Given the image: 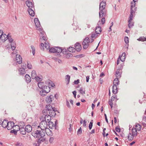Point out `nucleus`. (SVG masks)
I'll return each instance as SVG.
<instances>
[{
    "label": "nucleus",
    "instance_id": "1",
    "mask_svg": "<svg viewBox=\"0 0 146 146\" xmlns=\"http://www.w3.org/2000/svg\"><path fill=\"white\" fill-rule=\"evenodd\" d=\"M46 108L47 109L49 115L51 117H54L56 115V113L55 110V108H53L52 106L50 105H46Z\"/></svg>",
    "mask_w": 146,
    "mask_h": 146
},
{
    "label": "nucleus",
    "instance_id": "2",
    "mask_svg": "<svg viewBox=\"0 0 146 146\" xmlns=\"http://www.w3.org/2000/svg\"><path fill=\"white\" fill-rule=\"evenodd\" d=\"M37 129H38L36 130L37 138H44V137L45 135L44 130L40 128L39 126H38Z\"/></svg>",
    "mask_w": 146,
    "mask_h": 146
},
{
    "label": "nucleus",
    "instance_id": "3",
    "mask_svg": "<svg viewBox=\"0 0 146 146\" xmlns=\"http://www.w3.org/2000/svg\"><path fill=\"white\" fill-rule=\"evenodd\" d=\"M94 41L93 39L90 41L88 37H86L84 40L82 42L83 48L85 49H86L89 46V42H92Z\"/></svg>",
    "mask_w": 146,
    "mask_h": 146
},
{
    "label": "nucleus",
    "instance_id": "4",
    "mask_svg": "<svg viewBox=\"0 0 146 146\" xmlns=\"http://www.w3.org/2000/svg\"><path fill=\"white\" fill-rule=\"evenodd\" d=\"M47 126L48 124L47 121L42 119V121L40 123L39 128L42 129L44 130L45 129L46 130L48 128Z\"/></svg>",
    "mask_w": 146,
    "mask_h": 146
},
{
    "label": "nucleus",
    "instance_id": "5",
    "mask_svg": "<svg viewBox=\"0 0 146 146\" xmlns=\"http://www.w3.org/2000/svg\"><path fill=\"white\" fill-rule=\"evenodd\" d=\"M60 49V47H54L50 48L49 49V51L51 53H58V54L59 52L61 51Z\"/></svg>",
    "mask_w": 146,
    "mask_h": 146
},
{
    "label": "nucleus",
    "instance_id": "6",
    "mask_svg": "<svg viewBox=\"0 0 146 146\" xmlns=\"http://www.w3.org/2000/svg\"><path fill=\"white\" fill-rule=\"evenodd\" d=\"M50 90V87H47L46 89H43L40 92V95L42 96H44L46 95L47 93L49 92Z\"/></svg>",
    "mask_w": 146,
    "mask_h": 146
},
{
    "label": "nucleus",
    "instance_id": "7",
    "mask_svg": "<svg viewBox=\"0 0 146 146\" xmlns=\"http://www.w3.org/2000/svg\"><path fill=\"white\" fill-rule=\"evenodd\" d=\"M38 87L42 89H46L47 87H49L48 86L44 85V84L43 82H39L38 84Z\"/></svg>",
    "mask_w": 146,
    "mask_h": 146
},
{
    "label": "nucleus",
    "instance_id": "8",
    "mask_svg": "<svg viewBox=\"0 0 146 146\" xmlns=\"http://www.w3.org/2000/svg\"><path fill=\"white\" fill-rule=\"evenodd\" d=\"M16 61L19 64H21L22 62V58L19 55L17 54L16 56Z\"/></svg>",
    "mask_w": 146,
    "mask_h": 146
},
{
    "label": "nucleus",
    "instance_id": "9",
    "mask_svg": "<svg viewBox=\"0 0 146 146\" xmlns=\"http://www.w3.org/2000/svg\"><path fill=\"white\" fill-rule=\"evenodd\" d=\"M61 51L60 52H59L58 54H56V56H57L58 57H60L61 55L60 54V53L62 52L63 54H65L66 53L68 52V51L66 49H63L60 47V49Z\"/></svg>",
    "mask_w": 146,
    "mask_h": 146
},
{
    "label": "nucleus",
    "instance_id": "10",
    "mask_svg": "<svg viewBox=\"0 0 146 146\" xmlns=\"http://www.w3.org/2000/svg\"><path fill=\"white\" fill-rule=\"evenodd\" d=\"M52 117L49 115H45L42 119L44 121H47V122L48 123L51 120V117Z\"/></svg>",
    "mask_w": 146,
    "mask_h": 146
},
{
    "label": "nucleus",
    "instance_id": "11",
    "mask_svg": "<svg viewBox=\"0 0 146 146\" xmlns=\"http://www.w3.org/2000/svg\"><path fill=\"white\" fill-rule=\"evenodd\" d=\"M75 47V50H76L78 52H80L82 49L80 44L78 42H77L76 43Z\"/></svg>",
    "mask_w": 146,
    "mask_h": 146
},
{
    "label": "nucleus",
    "instance_id": "12",
    "mask_svg": "<svg viewBox=\"0 0 146 146\" xmlns=\"http://www.w3.org/2000/svg\"><path fill=\"white\" fill-rule=\"evenodd\" d=\"M7 125H8L7 128L8 130H10L14 126V123L12 121H10L9 122H8Z\"/></svg>",
    "mask_w": 146,
    "mask_h": 146
},
{
    "label": "nucleus",
    "instance_id": "13",
    "mask_svg": "<svg viewBox=\"0 0 146 146\" xmlns=\"http://www.w3.org/2000/svg\"><path fill=\"white\" fill-rule=\"evenodd\" d=\"M9 35V34L7 35L5 34H3V33H2V35L1 36V38L0 39H1L3 42H5L6 40L7 39Z\"/></svg>",
    "mask_w": 146,
    "mask_h": 146
},
{
    "label": "nucleus",
    "instance_id": "14",
    "mask_svg": "<svg viewBox=\"0 0 146 146\" xmlns=\"http://www.w3.org/2000/svg\"><path fill=\"white\" fill-rule=\"evenodd\" d=\"M106 5V3L102 1L101 2L100 4L99 9L100 10H102L104 9Z\"/></svg>",
    "mask_w": 146,
    "mask_h": 146
},
{
    "label": "nucleus",
    "instance_id": "15",
    "mask_svg": "<svg viewBox=\"0 0 146 146\" xmlns=\"http://www.w3.org/2000/svg\"><path fill=\"white\" fill-rule=\"evenodd\" d=\"M44 132H45L47 135L49 136H52L53 135L52 131L48 128L44 130Z\"/></svg>",
    "mask_w": 146,
    "mask_h": 146
},
{
    "label": "nucleus",
    "instance_id": "16",
    "mask_svg": "<svg viewBox=\"0 0 146 146\" xmlns=\"http://www.w3.org/2000/svg\"><path fill=\"white\" fill-rule=\"evenodd\" d=\"M26 131L27 133L30 132L32 130V126L30 125H28L25 127Z\"/></svg>",
    "mask_w": 146,
    "mask_h": 146
},
{
    "label": "nucleus",
    "instance_id": "17",
    "mask_svg": "<svg viewBox=\"0 0 146 146\" xmlns=\"http://www.w3.org/2000/svg\"><path fill=\"white\" fill-rule=\"evenodd\" d=\"M20 133L22 135H25L26 134V132L24 127H22L19 128Z\"/></svg>",
    "mask_w": 146,
    "mask_h": 146
},
{
    "label": "nucleus",
    "instance_id": "18",
    "mask_svg": "<svg viewBox=\"0 0 146 146\" xmlns=\"http://www.w3.org/2000/svg\"><path fill=\"white\" fill-rule=\"evenodd\" d=\"M26 3L29 8H34V5L32 2L27 1L26 2Z\"/></svg>",
    "mask_w": 146,
    "mask_h": 146
},
{
    "label": "nucleus",
    "instance_id": "19",
    "mask_svg": "<svg viewBox=\"0 0 146 146\" xmlns=\"http://www.w3.org/2000/svg\"><path fill=\"white\" fill-rule=\"evenodd\" d=\"M8 121L7 120H4L2 122V126L4 128H7V124H8Z\"/></svg>",
    "mask_w": 146,
    "mask_h": 146
},
{
    "label": "nucleus",
    "instance_id": "20",
    "mask_svg": "<svg viewBox=\"0 0 146 146\" xmlns=\"http://www.w3.org/2000/svg\"><path fill=\"white\" fill-rule=\"evenodd\" d=\"M125 52H123L122 53L121 56H119V58L120 59V60L122 62L125 61Z\"/></svg>",
    "mask_w": 146,
    "mask_h": 146
},
{
    "label": "nucleus",
    "instance_id": "21",
    "mask_svg": "<svg viewBox=\"0 0 146 146\" xmlns=\"http://www.w3.org/2000/svg\"><path fill=\"white\" fill-rule=\"evenodd\" d=\"M45 33L44 31H42L40 32V39H42L44 40H46V37L45 36Z\"/></svg>",
    "mask_w": 146,
    "mask_h": 146
},
{
    "label": "nucleus",
    "instance_id": "22",
    "mask_svg": "<svg viewBox=\"0 0 146 146\" xmlns=\"http://www.w3.org/2000/svg\"><path fill=\"white\" fill-rule=\"evenodd\" d=\"M34 22L35 26L36 27L38 28L40 27V22L37 18H35L34 19Z\"/></svg>",
    "mask_w": 146,
    "mask_h": 146
},
{
    "label": "nucleus",
    "instance_id": "23",
    "mask_svg": "<svg viewBox=\"0 0 146 146\" xmlns=\"http://www.w3.org/2000/svg\"><path fill=\"white\" fill-rule=\"evenodd\" d=\"M133 17V14H130V15L129 17V20L128 21V26L129 27H131V21L132 20Z\"/></svg>",
    "mask_w": 146,
    "mask_h": 146
},
{
    "label": "nucleus",
    "instance_id": "24",
    "mask_svg": "<svg viewBox=\"0 0 146 146\" xmlns=\"http://www.w3.org/2000/svg\"><path fill=\"white\" fill-rule=\"evenodd\" d=\"M119 80L118 78H116L114 79L113 81V86H117L119 84Z\"/></svg>",
    "mask_w": 146,
    "mask_h": 146
},
{
    "label": "nucleus",
    "instance_id": "25",
    "mask_svg": "<svg viewBox=\"0 0 146 146\" xmlns=\"http://www.w3.org/2000/svg\"><path fill=\"white\" fill-rule=\"evenodd\" d=\"M53 96L52 95H50L49 96H47L46 97V102L48 103H50L52 101V98H53Z\"/></svg>",
    "mask_w": 146,
    "mask_h": 146
},
{
    "label": "nucleus",
    "instance_id": "26",
    "mask_svg": "<svg viewBox=\"0 0 146 146\" xmlns=\"http://www.w3.org/2000/svg\"><path fill=\"white\" fill-rule=\"evenodd\" d=\"M95 31L96 34H100L102 31L101 27L100 26L97 27L95 29Z\"/></svg>",
    "mask_w": 146,
    "mask_h": 146
},
{
    "label": "nucleus",
    "instance_id": "27",
    "mask_svg": "<svg viewBox=\"0 0 146 146\" xmlns=\"http://www.w3.org/2000/svg\"><path fill=\"white\" fill-rule=\"evenodd\" d=\"M19 74L20 75H23L26 73L25 68H21L19 70Z\"/></svg>",
    "mask_w": 146,
    "mask_h": 146
},
{
    "label": "nucleus",
    "instance_id": "28",
    "mask_svg": "<svg viewBox=\"0 0 146 146\" xmlns=\"http://www.w3.org/2000/svg\"><path fill=\"white\" fill-rule=\"evenodd\" d=\"M132 135L133 137H135L137 136V130L135 128L133 127L132 129Z\"/></svg>",
    "mask_w": 146,
    "mask_h": 146
},
{
    "label": "nucleus",
    "instance_id": "29",
    "mask_svg": "<svg viewBox=\"0 0 146 146\" xmlns=\"http://www.w3.org/2000/svg\"><path fill=\"white\" fill-rule=\"evenodd\" d=\"M32 8H28V11L29 14L31 16H34L35 15V13L33 10Z\"/></svg>",
    "mask_w": 146,
    "mask_h": 146
},
{
    "label": "nucleus",
    "instance_id": "30",
    "mask_svg": "<svg viewBox=\"0 0 146 146\" xmlns=\"http://www.w3.org/2000/svg\"><path fill=\"white\" fill-rule=\"evenodd\" d=\"M26 81L27 82H30L31 81V79L30 76L28 74L26 75L25 76Z\"/></svg>",
    "mask_w": 146,
    "mask_h": 146
},
{
    "label": "nucleus",
    "instance_id": "31",
    "mask_svg": "<svg viewBox=\"0 0 146 146\" xmlns=\"http://www.w3.org/2000/svg\"><path fill=\"white\" fill-rule=\"evenodd\" d=\"M39 139L36 141L40 145L42 142H43L45 140V138H38Z\"/></svg>",
    "mask_w": 146,
    "mask_h": 146
},
{
    "label": "nucleus",
    "instance_id": "32",
    "mask_svg": "<svg viewBox=\"0 0 146 146\" xmlns=\"http://www.w3.org/2000/svg\"><path fill=\"white\" fill-rule=\"evenodd\" d=\"M31 76L32 78L33 79H34L36 78V74L35 70H33L32 71Z\"/></svg>",
    "mask_w": 146,
    "mask_h": 146
},
{
    "label": "nucleus",
    "instance_id": "33",
    "mask_svg": "<svg viewBox=\"0 0 146 146\" xmlns=\"http://www.w3.org/2000/svg\"><path fill=\"white\" fill-rule=\"evenodd\" d=\"M70 78V76L68 75H66L65 76V80L67 85H68L69 83Z\"/></svg>",
    "mask_w": 146,
    "mask_h": 146
},
{
    "label": "nucleus",
    "instance_id": "34",
    "mask_svg": "<svg viewBox=\"0 0 146 146\" xmlns=\"http://www.w3.org/2000/svg\"><path fill=\"white\" fill-rule=\"evenodd\" d=\"M117 86H113L112 87V92L114 94H115L117 92Z\"/></svg>",
    "mask_w": 146,
    "mask_h": 146
},
{
    "label": "nucleus",
    "instance_id": "35",
    "mask_svg": "<svg viewBox=\"0 0 146 146\" xmlns=\"http://www.w3.org/2000/svg\"><path fill=\"white\" fill-rule=\"evenodd\" d=\"M65 54V57L68 59L70 57H72L73 56V55L72 53L70 52H67Z\"/></svg>",
    "mask_w": 146,
    "mask_h": 146
},
{
    "label": "nucleus",
    "instance_id": "36",
    "mask_svg": "<svg viewBox=\"0 0 146 146\" xmlns=\"http://www.w3.org/2000/svg\"><path fill=\"white\" fill-rule=\"evenodd\" d=\"M48 123V125L49 128L50 129H53L54 128V124L52 121H50Z\"/></svg>",
    "mask_w": 146,
    "mask_h": 146
},
{
    "label": "nucleus",
    "instance_id": "37",
    "mask_svg": "<svg viewBox=\"0 0 146 146\" xmlns=\"http://www.w3.org/2000/svg\"><path fill=\"white\" fill-rule=\"evenodd\" d=\"M16 44L15 42H13L11 43V48L13 50H15L16 48Z\"/></svg>",
    "mask_w": 146,
    "mask_h": 146
},
{
    "label": "nucleus",
    "instance_id": "38",
    "mask_svg": "<svg viewBox=\"0 0 146 146\" xmlns=\"http://www.w3.org/2000/svg\"><path fill=\"white\" fill-rule=\"evenodd\" d=\"M120 69H117L116 71V76L117 78L120 77H121V74L119 72Z\"/></svg>",
    "mask_w": 146,
    "mask_h": 146
},
{
    "label": "nucleus",
    "instance_id": "39",
    "mask_svg": "<svg viewBox=\"0 0 146 146\" xmlns=\"http://www.w3.org/2000/svg\"><path fill=\"white\" fill-rule=\"evenodd\" d=\"M146 122V116L144 115L143 117L142 121V123L144 126L145 127L146 126V124L145 122Z\"/></svg>",
    "mask_w": 146,
    "mask_h": 146
},
{
    "label": "nucleus",
    "instance_id": "40",
    "mask_svg": "<svg viewBox=\"0 0 146 146\" xmlns=\"http://www.w3.org/2000/svg\"><path fill=\"white\" fill-rule=\"evenodd\" d=\"M134 137L130 133L127 136V138L129 141H131L133 140Z\"/></svg>",
    "mask_w": 146,
    "mask_h": 146
},
{
    "label": "nucleus",
    "instance_id": "41",
    "mask_svg": "<svg viewBox=\"0 0 146 146\" xmlns=\"http://www.w3.org/2000/svg\"><path fill=\"white\" fill-rule=\"evenodd\" d=\"M137 40L139 41H146V38L144 36H141L137 39Z\"/></svg>",
    "mask_w": 146,
    "mask_h": 146
},
{
    "label": "nucleus",
    "instance_id": "42",
    "mask_svg": "<svg viewBox=\"0 0 146 146\" xmlns=\"http://www.w3.org/2000/svg\"><path fill=\"white\" fill-rule=\"evenodd\" d=\"M44 44L45 48L47 49L50 48V46L49 43L47 41L45 42Z\"/></svg>",
    "mask_w": 146,
    "mask_h": 146
},
{
    "label": "nucleus",
    "instance_id": "43",
    "mask_svg": "<svg viewBox=\"0 0 146 146\" xmlns=\"http://www.w3.org/2000/svg\"><path fill=\"white\" fill-rule=\"evenodd\" d=\"M68 50L69 52H73L75 51V49L74 47H70L68 48Z\"/></svg>",
    "mask_w": 146,
    "mask_h": 146
},
{
    "label": "nucleus",
    "instance_id": "44",
    "mask_svg": "<svg viewBox=\"0 0 146 146\" xmlns=\"http://www.w3.org/2000/svg\"><path fill=\"white\" fill-rule=\"evenodd\" d=\"M135 127L137 128V130L138 131H140L141 128V125L139 124H137L135 125Z\"/></svg>",
    "mask_w": 146,
    "mask_h": 146
},
{
    "label": "nucleus",
    "instance_id": "45",
    "mask_svg": "<svg viewBox=\"0 0 146 146\" xmlns=\"http://www.w3.org/2000/svg\"><path fill=\"white\" fill-rule=\"evenodd\" d=\"M103 10H100V11L99 13L100 17H102L103 16L104 11H103Z\"/></svg>",
    "mask_w": 146,
    "mask_h": 146
},
{
    "label": "nucleus",
    "instance_id": "46",
    "mask_svg": "<svg viewBox=\"0 0 146 146\" xmlns=\"http://www.w3.org/2000/svg\"><path fill=\"white\" fill-rule=\"evenodd\" d=\"M7 39L10 43H11L14 42L13 39L11 38V36L9 35L8 38Z\"/></svg>",
    "mask_w": 146,
    "mask_h": 146
},
{
    "label": "nucleus",
    "instance_id": "47",
    "mask_svg": "<svg viewBox=\"0 0 146 146\" xmlns=\"http://www.w3.org/2000/svg\"><path fill=\"white\" fill-rule=\"evenodd\" d=\"M18 130H16L15 129H13V130H11L10 131V133H13L15 135H16L17 134V131Z\"/></svg>",
    "mask_w": 146,
    "mask_h": 146
},
{
    "label": "nucleus",
    "instance_id": "48",
    "mask_svg": "<svg viewBox=\"0 0 146 146\" xmlns=\"http://www.w3.org/2000/svg\"><path fill=\"white\" fill-rule=\"evenodd\" d=\"M131 8H134L135 7V2L133 1L131 2Z\"/></svg>",
    "mask_w": 146,
    "mask_h": 146
},
{
    "label": "nucleus",
    "instance_id": "49",
    "mask_svg": "<svg viewBox=\"0 0 146 146\" xmlns=\"http://www.w3.org/2000/svg\"><path fill=\"white\" fill-rule=\"evenodd\" d=\"M79 91L80 93L82 94H85V91L83 90V88L82 87L80 88Z\"/></svg>",
    "mask_w": 146,
    "mask_h": 146
},
{
    "label": "nucleus",
    "instance_id": "50",
    "mask_svg": "<svg viewBox=\"0 0 146 146\" xmlns=\"http://www.w3.org/2000/svg\"><path fill=\"white\" fill-rule=\"evenodd\" d=\"M15 145L16 146H23V144L21 143L17 142L15 144Z\"/></svg>",
    "mask_w": 146,
    "mask_h": 146
},
{
    "label": "nucleus",
    "instance_id": "51",
    "mask_svg": "<svg viewBox=\"0 0 146 146\" xmlns=\"http://www.w3.org/2000/svg\"><path fill=\"white\" fill-rule=\"evenodd\" d=\"M82 133V129L81 127L78 129L77 132V134L78 135Z\"/></svg>",
    "mask_w": 146,
    "mask_h": 146
},
{
    "label": "nucleus",
    "instance_id": "52",
    "mask_svg": "<svg viewBox=\"0 0 146 146\" xmlns=\"http://www.w3.org/2000/svg\"><path fill=\"white\" fill-rule=\"evenodd\" d=\"M27 67L28 69H31L32 68V66L30 63H29L28 62H27Z\"/></svg>",
    "mask_w": 146,
    "mask_h": 146
},
{
    "label": "nucleus",
    "instance_id": "53",
    "mask_svg": "<svg viewBox=\"0 0 146 146\" xmlns=\"http://www.w3.org/2000/svg\"><path fill=\"white\" fill-rule=\"evenodd\" d=\"M115 98L116 99V100H118V99L117 98V96L116 95L114 96H112L111 98V100L112 101H113L115 99Z\"/></svg>",
    "mask_w": 146,
    "mask_h": 146
},
{
    "label": "nucleus",
    "instance_id": "54",
    "mask_svg": "<svg viewBox=\"0 0 146 146\" xmlns=\"http://www.w3.org/2000/svg\"><path fill=\"white\" fill-rule=\"evenodd\" d=\"M124 40L125 42L127 44L129 42V39L127 36H125V37Z\"/></svg>",
    "mask_w": 146,
    "mask_h": 146
},
{
    "label": "nucleus",
    "instance_id": "55",
    "mask_svg": "<svg viewBox=\"0 0 146 146\" xmlns=\"http://www.w3.org/2000/svg\"><path fill=\"white\" fill-rule=\"evenodd\" d=\"M35 79V80L37 81H40L42 80V78H40L38 76H36V78Z\"/></svg>",
    "mask_w": 146,
    "mask_h": 146
},
{
    "label": "nucleus",
    "instance_id": "56",
    "mask_svg": "<svg viewBox=\"0 0 146 146\" xmlns=\"http://www.w3.org/2000/svg\"><path fill=\"white\" fill-rule=\"evenodd\" d=\"M66 105L67 107L69 108H70L71 107L70 106L69 103L67 100H66Z\"/></svg>",
    "mask_w": 146,
    "mask_h": 146
},
{
    "label": "nucleus",
    "instance_id": "57",
    "mask_svg": "<svg viewBox=\"0 0 146 146\" xmlns=\"http://www.w3.org/2000/svg\"><path fill=\"white\" fill-rule=\"evenodd\" d=\"M44 44L42 43H41L40 44V48L42 50H44Z\"/></svg>",
    "mask_w": 146,
    "mask_h": 146
},
{
    "label": "nucleus",
    "instance_id": "58",
    "mask_svg": "<svg viewBox=\"0 0 146 146\" xmlns=\"http://www.w3.org/2000/svg\"><path fill=\"white\" fill-rule=\"evenodd\" d=\"M133 8H131V12H130V14H133V13H135V12L136 11L135 10H134L133 9Z\"/></svg>",
    "mask_w": 146,
    "mask_h": 146
},
{
    "label": "nucleus",
    "instance_id": "59",
    "mask_svg": "<svg viewBox=\"0 0 146 146\" xmlns=\"http://www.w3.org/2000/svg\"><path fill=\"white\" fill-rule=\"evenodd\" d=\"M86 122L85 120H83V125L84 127H86Z\"/></svg>",
    "mask_w": 146,
    "mask_h": 146
},
{
    "label": "nucleus",
    "instance_id": "60",
    "mask_svg": "<svg viewBox=\"0 0 146 146\" xmlns=\"http://www.w3.org/2000/svg\"><path fill=\"white\" fill-rule=\"evenodd\" d=\"M33 145L34 146H39V144L36 141L35 142L33 143Z\"/></svg>",
    "mask_w": 146,
    "mask_h": 146
},
{
    "label": "nucleus",
    "instance_id": "61",
    "mask_svg": "<svg viewBox=\"0 0 146 146\" xmlns=\"http://www.w3.org/2000/svg\"><path fill=\"white\" fill-rule=\"evenodd\" d=\"M31 134H32V135L34 137H36L37 138V137L36 136L37 135H36V131H35V133H32Z\"/></svg>",
    "mask_w": 146,
    "mask_h": 146
},
{
    "label": "nucleus",
    "instance_id": "62",
    "mask_svg": "<svg viewBox=\"0 0 146 146\" xmlns=\"http://www.w3.org/2000/svg\"><path fill=\"white\" fill-rule=\"evenodd\" d=\"M79 82V79H78L76 80H75L74 81V83L75 84H77Z\"/></svg>",
    "mask_w": 146,
    "mask_h": 146
},
{
    "label": "nucleus",
    "instance_id": "63",
    "mask_svg": "<svg viewBox=\"0 0 146 146\" xmlns=\"http://www.w3.org/2000/svg\"><path fill=\"white\" fill-rule=\"evenodd\" d=\"M54 139L52 137H50L49 139V142L50 143H52L53 142Z\"/></svg>",
    "mask_w": 146,
    "mask_h": 146
},
{
    "label": "nucleus",
    "instance_id": "64",
    "mask_svg": "<svg viewBox=\"0 0 146 146\" xmlns=\"http://www.w3.org/2000/svg\"><path fill=\"white\" fill-rule=\"evenodd\" d=\"M115 130L117 132H120V128H118L117 126L115 127Z\"/></svg>",
    "mask_w": 146,
    "mask_h": 146
}]
</instances>
